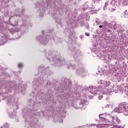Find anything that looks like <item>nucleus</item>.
<instances>
[{"label":"nucleus","mask_w":128,"mask_h":128,"mask_svg":"<svg viewBox=\"0 0 128 128\" xmlns=\"http://www.w3.org/2000/svg\"><path fill=\"white\" fill-rule=\"evenodd\" d=\"M69 40L68 42V46L69 50L71 52V54L74 60V64H68V62L64 60H60V56L58 54V52L54 51L52 49H50L46 52L44 56H46V60H48L50 64L54 66H64L67 68H71V70H76V74L78 76H84L88 74V70H84V68L82 67V63H80V51L76 50V37L74 33L72 32L69 34Z\"/></svg>","instance_id":"nucleus-1"},{"label":"nucleus","mask_w":128,"mask_h":128,"mask_svg":"<svg viewBox=\"0 0 128 128\" xmlns=\"http://www.w3.org/2000/svg\"><path fill=\"white\" fill-rule=\"evenodd\" d=\"M54 2V3H52ZM56 2H52V0H46L44 1H38L35 4L36 8H38L37 14L38 18H42L46 10H48V14L53 16L54 20L60 24H62V9L56 6Z\"/></svg>","instance_id":"nucleus-2"},{"label":"nucleus","mask_w":128,"mask_h":128,"mask_svg":"<svg viewBox=\"0 0 128 128\" xmlns=\"http://www.w3.org/2000/svg\"><path fill=\"white\" fill-rule=\"evenodd\" d=\"M44 116V112L34 109H24L23 110V116L26 120V128L30 126V128H36V122H38V118L40 116Z\"/></svg>","instance_id":"nucleus-3"},{"label":"nucleus","mask_w":128,"mask_h":128,"mask_svg":"<svg viewBox=\"0 0 128 128\" xmlns=\"http://www.w3.org/2000/svg\"><path fill=\"white\" fill-rule=\"evenodd\" d=\"M98 84H100L99 86H91L86 88L87 90H88L92 94H108L110 96L112 92V90L110 88H108V86H110V82L100 80L98 82Z\"/></svg>","instance_id":"nucleus-4"},{"label":"nucleus","mask_w":128,"mask_h":128,"mask_svg":"<svg viewBox=\"0 0 128 128\" xmlns=\"http://www.w3.org/2000/svg\"><path fill=\"white\" fill-rule=\"evenodd\" d=\"M22 22L20 21H15L14 22V24H12L14 26H16V30L14 29H10L9 30L10 32V34H18V38H11L10 40H16V38H20V36H22V34H20V30L21 28H22V26H24L25 28H28V22H26V21L22 20Z\"/></svg>","instance_id":"nucleus-5"},{"label":"nucleus","mask_w":128,"mask_h":128,"mask_svg":"<svg viewBox=\"0 0 128 128\" xmlns=\"http://www.w3.org/2000/svg\"><path fill=\"white\" fill-rule=\"evenodd\" d=\"M12 86H14V83L12 82H10L9 83V86H6V87L5 88L6 90V94L12 92V90H14L16 92H22V90H24V85L20 86L18 84H16L14 86V87L12 88Z\"/></svg>","instance_id":"nucleus-6"},{"label":"nucleus","mask_w":128,"mask_h":128,"mask_svg":"<svg viewBox=\"0 0 128 128\" xmlns=\"http://www.w3.org/2000/svg\"><path fill=\"white\" fill-rule=\"evenodd\" d=\"M113 112H123L124 116H128V106L126 103L120 104L118 107L114 108Z\"/></svg>","instance_id":"nucleus-7"},{"label":"nucleus","mask_w":128,"mask_h":128,"mask_svg":"<svg viewBox=\"0 0 128 128\" xmlns=\"http://www.w3.org/2000/svg\"><path fill=\"white\" fill-rule=\"evenodd\" d=\"M88 101L86 100V96L84 95L82 96L80 100H78L76 102L73 104V108L76 109L80 108H82L84 106H86V104Z\"/></svg>","instance_id":"nucleus-8"},{"label":"nucleus","mask_w":128,"mask_h":128,"mask_svg":"<svg viewBox=\"0 0 128 128\" xmlns=\"http://www.w3.org/2000/svg\"><path fill=\"white\" fill-rule=\"evenodd\" d=\"M56 112H60V116H58L56 118V120H54V122H60V124L62 122H63V118H66V112L64 110V108H60L58 107L56 110Z\"/></svg>","instance_id":"nucleus-9"},{"label":"nucleus","mask_w":128,"mask_h":128,"mask_svg":"<svg viewBox=\"0 0 128 128\" xmlns=\"http://www.w3.org/2000/svg\"><path fill=\"white\" fill-rule=\"evenodd\" d=\"M32 94L34 96V98H35L37 104L40 102V98L42 100H44V99L46 98V94L44 93L38 92L36 90V92L32 91Z\"/></svg>","instance_id":"nucleus-10"},{"label":"nucleus","mask_w":128,"mask_h":128,"mask_svg":"<svg viewBox=\"0 0 128 128\" xmlns=\"http://www.w3.org/2000/svg\"><path fill=\"white\" fill-rule=\"evenodd\" d=\"M44 34V31L42 32V35L37 36L36 40L40 42L41 44H48V36H46Z\"/></svg>","instance_id":"nucleus-11"},{"label":"nucleus","mask_w":128,"mask_h":128,"mask_svg":"<svg viewBox=\"0 0 128 128\" xmlns=\"http://www.w3.org/2000/svg\"><path fill=\"white\" fill-rule=\"evenodd\" d=\"M7 104L8 106H16L17 110L18 109V106H20V103L18 102V98H14V97L11 96L8 98Z\"/></svg>","instance_id":"nucleus-12"},{"label":"nucleus","mask_w":128,"mask_h":128,"mask_svg":"<svg viewBox=\"0 0 128 128\" xmlns=\"http://www.w3.org/2000/svg\"><path fill=\"white\" fill-rule=\"evenodd\" d=\"M107 120L108 122H112L114 126H116V122H117V124H120V119H118V116H108V118Z\"/></svg>","instance_id":"nucleus-13"},{"label":"nucleus","mask_w":128,"mask_h":128,"mask_svg":"<svg viewBox=\"0 0 128 128\" xmlns=\"http://www.w3.org/2000/svg\"><path fill=\"white\" fill-rule=\"evenodd\" d=\"M116 0H113L111 1L110 4L108 8V10H110V12H114V10H116Z\"/></svg>","instance_id":"nucleus-14"},{"label":"nucleus","mask_w":128,"mask_h":128,"mask_svg":"<svg viewBox=\"0 0 128 128\" xmlns=\"http://www.w3.org/2000/svg\"><path fill=\"white\" fill-rule=\"evenodd\" d=\"M33 84L37 86H42V78L38 80H36L33 81Z\"/></svg>","instance_id":"nucleus-15"},{"label":"nucleus","mask_w":128,"mask_h":128,"mask_svg":"<svg viewBox=\"0 0 128 128\" xmlns=\"http://www.w3.org/2000/svg\"><path fill=\"white\" fill-rule=\"evenodd\" d=\"M8 0H0V6L2 8H6L8 6Z\"/></svg>","instance_id":"nucleus-16"},{"label":"nucleus","mask_w":128,"mask_h":128,"mask_svg":"<svg viewBox=\"0 0 128 128\" xmlns=\"http://www.w3.org/2000/svg\"><path fill=\"white\" fill-rule=\"evenodd\" d=\"M109 26L110 28H114V30L118 28V26H116V24L114 22H111L109 24Z\"/></svg>","instance_id":"nucleus-17"},{"label":"nucleus","mask_w":128,"mask_h":128,"mask_svg":"<svg viewBox=\"0 0 128 128\" xmlns=\"http://www.w3.org/2000/svg\"><path fill=\"white\" fill-rule=\"evenodd\" d=\"M9 116L10 118H16V122H18V118L16 116V114L14 113V112H12L11 114H9Z\"/></svg>","instance_id":"nucleus-18"},{"label":"nucleus","mask_w":128,"mask_h":128,"mask_svg":"<svg viewBox=\"0 0 128 128\" xmlns=\"http://www.w3.org/2000/svg\"><path fill=\"white\" fill-rule=\"evenodd\" d=\"M94 8V6H91V7H89L88 6H86V4H84L82 6V9L81 10L84 11V10H86V8Z\"/></svg>","instance_id":"nucleus-19"},{"label":"nucleus","mask_w":128,"mask_h":128,"mask_svg":"<svg viewBox=\"0 0 128 128\" xmlns=\"http://www.w3.org/2000/svg\"><path fill=\"white\" fill-rule=\"evenodd\" d=\"M91 51H92V52H94L96 54H98V52H100V50L96 49V48L94 47V48H91Z\"/></svg>","instance_id":"nucleus-20"},{"label":"nucleus","mask_w":128,"mask_h":128,"mask_svg":"<svg viewBox=\"0 0 128 128\" xmlns=\"http://www.w3.org/2000/svg\"><path fill=\"white\" fill-rule=\"evenodd\" d=\"M56 42L58 44H60V42H64V39L62 38H56Z\"/></svg>","instance_id":"nucleus-21"},{"label":"nucleus","mask_w":128,"mask_h":128,"mask_svg":"<svg viewBox=\"0 0 128 128\" xmlns=\"http://www.w3.org/2000/svg\"><path fill=\"white\" fill-rule=\"evenodd\" d=\"M18 68H24V62H20L18 63Z\"/></svg>","instance_id":"nucleus-22"},{"label":"nucleus","mask_w":128,"mask_h":128,"mask_svg":"<svg viewBox=\"0 0 128 128\" xmlns=\"http://www.w3.org/2000/svg\"><path fill=\"white\" fill-rule=\"evenodd\" d=\"M8 123H5L4 124H3L2 126L0 128H8Z\"/></svg>","instance_id":"nucleus-23"},{"label":"nucleus","mask_w":128,"mask_h":128,"mask_svg":"<svg viewBox=\"0 0 128 128\" xmlns=\"http://www.w3.org/2000/svg\"><path fill=\"white\" fill-rule=\"evenodd\" d=\"M104 114H100L99 115L100 118H101V120H103V122H104V120H106V118H104L103 117V116H104Z\"/></svg>","instance_id":"nucleus-24"},{"label":"nucleus","mask_w":128,"mask_h":128,"mask_svg":"<svg viewBox=\"0 0 128 128\" xmlns=\"http://www.w3.org/2000/svg\"><path fill=\"white\" fill-rule=\"evenodd\" d=\"M108 2H107L105 3L104 6L103 7L104 10H106V8H108Z\"/></svg>","instance_id":"nucleus-25"},{"label":"nucleus","mask_w":128,"mask_h":128,"mask_svg":"<svg viewBox=\"0 0 128 128\" xmlns=\"http://www.w3.org/2000/svg\"><path fill=\"white\" fill-rule=\"evenodd\" d=\"M98 56L99 58H104V60H106V58H104V54L102 53H100L99 54L97 55Z\"/></svg>","instance_id":"nucleus-26"},{"label":"nucleus","mask_w":128,"mask_h":128,"mask_svg":"<svg viewBox=\"0 0 128 128\" xmlns=\"http://www.w3.org/2000/svg\"><path fill=\"white\" fill-rule=\"evenodd\" d=\"M42 74H46L47 76H50L51 72L50 70H48L46 73L45 74L44 72H42Z\"/></svg>","instance_id":"nucleus-27"},{"label":"nucleus","mask_w":128,"mask_h":128,"mask_svg":"<svg viewBox=\"0 0 128 128\" xmlns=\"http://www.w3.org/2000/svg\"><path fill=\"white\" fill-rule=\"evenodd\" d=\"M104 28L106 29L108 28V22H105L104 24Z\"/></svg>","instance_id":"nucleus-28"},{"label":"nucleus","mask_w":128,"mask_h":128,"mask_svg":"<svg viewBox=\"0 0 128 128\" xmlns=\"http://www.w3.org/2000/svg\"><path fill=\"white\" fill-rule=\"evenodd\" d=\"M124 16L125 18H128V12L127 10H126L124 12Z\"/></svg>","instance_id":"nucleus-29"},{"label":"nucleus","mask_w":128,"mask_h":128,"mask_svg":"<svg viewBox=\"0 0 128 128\" xmlns=\"http://www.w3.org/2000/svg\"><path fill=\"white\" fill-rule=\"evenodd\" d=\"M96 12H98V10H92L91 14H98Z\"/></svg>","instance_id":"nucleus-30"},{"label":"nucleus","mask_w":128,"mask_h":128,"mask_svg":"<svg viewBox=\"0 0 128 128\" xmlns=\"http://www.w3.org/2000/svg\"><path fill=\"white\" fill-rule=\"evenodd\" d=\"M30 104H34V106H32V108H34V106H36L34 105V104L36 102H34V100H30Z\"/></svg>","instance_id":"nucleus-31"},{"label":"nucleus","mask_w":128,"mask_h":128,"mask_svg":"<svg viewBox=\"0 0 128 128\" xmlns=\"http://www.w3.org/2000/svg\"><path fill=\"white\" fill-rule=\"evenodd\" d=\"M94 126L97 128H98V126H100V125L98 124H91V126Z\"/></svg>","instance_id":"nucleus-32"},{"label":"nucleus","mask_w":128,"mask_h":128,"mask_svg":"<svg viewBox=\"0 0 128 128\" xmlns=\"http://www.w3.org/2000/svg\"><path fill=\"white\" fill-rule=\"evenodd\" d=\"M44 69V66H42L39 67V72H40L42 70Z\"/></svg>","instance_id":"nucleus-33"},{"label":"nucleus","mask_w":128,"mask_h":128,"mask_svg":"<svg viewBox=\"0 0 128 128\" xmlns=\"http://www.w3.org/2000/svg\"><path fill=\"white\" fill-rule=\"evenodd\" d=\"M103 98V96L102 95H100L99 96H98V98L100 100H102Z\"/></svg>","instance_id":"nucleus-34"},{"label":"nucleus","mask_w":128,"mask_h":128,"mask_svg":"<svg viewBox=\"0 0 128 128\" xmlns=\"http://www.w3.org/2000/svg\"><path fill=\"white\" fill-rule=\"evenodd\" d=\"M79 38H80V40H83V38H84V36H83V35H80V36H79Z\"/></svg>","instance_id":"nucleus-35"},{"label":"nucleus","mask_w":128,"mask_h":128,"mask_svg":"<svg viewBox=\"0 0 128 128\" xmlns=\"http://www.w3.org/2000/svg\"><path fill=\"white\" fill-rule=\"evenodd\" d=\"M16 18H22V16H20V15H16Z\"/></svg>","instance_id":"nucleus-36"},{"label":"nucleus","mask_w":128,"mask_h":128,"mask_svg":"<svg viewBox=\"0 0 128 128\" xmlns=\"http://www.w3.org/2000/svg\"><path fill=\"white\" fill-rule=\"evenodd\" d=\"M85 36H90V34L89 32H86L85 33Z\"/></svg>","instance_id":"nucleus-37"},{"label":"nucleus","mask_w":128,"mask_h":128,"mask_svg":"<svg viewBox=\"0 0 128 128\" xmlns=\"http://www.w3.org/2000/svg\"><path fill=\"white\" fill-rule=\"evenodd\" d=\"M122 28V25H120V24H118L117 25V28Z\"/></svg>","instance_id":"nucleus-38"},{"label":"nucleus","mask_w":128,"mask_h":128,"mask_svg":"<svg viewBox=\"0 0 128 128\" xmlns=\"http://www.w3.org/2000/svg\"><path fill=\"white\" fill-rule=\"evenodd\" d=\"M102 108H110V104H106L104 106V107H102Z\"/></svg>","instance_id":"nucleus-39"},{"label":"nucleus","mask_w":128,"mask_h":128,"mask_svg":"<svg viewBox=\"0 0 128 128\" xmlns=\"http://www.w3.org/2000/svg\"><path fill=\"white\" fill-rule=\"evenodd\" d=\"M92 0L94 3V2H100V0Z\"/></svg>","instance_id":"nucleus-40"},{"label":"nucleus","mask_w":128,"mask_h":128,"mask_svg":"<svg viewBox=\"0 0 128 128\" xmlns=\"http://www.w3.org/2000/svg\"><path fill=\"white\" fill-rule=\"evenodd\" d=\"M24 9L22 8V14H24Z\"/></svg>","instance_id":"nucleus-41"},{"label":"nucleus","mask_w":128,"mask_h":128,"mask_svg":"<svg viewBox=\"0 0 128 128\" xmlns=\"http://www.w3.org/2000/svg\"><path fill=\"white\" fill-rule=\"evenodd\" d=\"M102 26H103L102 25H100V26H99V28H102Z\"/></svg>","instance_id":"nucleus-42"},{"label":"nucleus","mask_w":128,"mask_h":128,"mask_svg":"<svg viewBox=\"0 0 128 128\" xmlns=\"http://www.w3.org/2000/svg\"><path fill=\"white\" fill-rule=\"evenodd\" d=\"M118 128H124V127L122 126H118Z\"/></svg>","instance_id":"nucleus-43"},{"label":"nucleus","mask_w":128,"mask_h":128,"mask_svg":"<svg viewBox=\"0 0 128 128\" xmlns=\"http://www.w3.org/2000/svg\"><path fill=\"white\" fill-rule=\"evenodd\" d=\"M119 91H120V88H118V89L117 90V92H118Z\"/></svg>","instance_id":"nucleus-44"},{"label":"nucleus","mask_w":128,"mask_h":128,"mask_svg":"<svg viewBox=\"0 0 128 128\" xmlns=\"http://www.w3.org/2000/svg\"><path fill=\"white\" fill-rule=\"evenodd\" d=\"M70 32V30L68 29V32Z\"/></svg>","instance_id":"nucleus-45"},{"label":"nucleus","mask_w":128,"mask_h":128,"mask_svg":"<svg viewBox=\"0 0 128 128\" xmlns=\"http://www.w3.org/2000/svg\"><path fill=\"white\" fill-rule=\"evenodd\" d=\"M72 96H70V94H68V97L70 98Z\"/></svg>","instance_id":"nucleus-46"},{"label":"nucleus","mask_w":128,"mask_h":128,"mask_svg":"<svg viewBox=\"0 0 128 128\" xmlns=\"http://www.w3.org/2000/svg\"><path fill=\"white\" fill-rule=\"evenodd\" d=\"M50 38H51V39H54V37H50Z\"/></svg>","instance_id":"nucleus-47"},{"label":"nucleus","mask_w":128,"mask_h":128,"mask_svg":"<svg viewBox=\"0 0 128 128\" xmlns=\"http://www.w3.org/2000/svg\"><path fill=\"white\" fill-rule=\"evenodd\" d=\"M30 26H32V24H29Z\"/></svg>","instance_id":"nucleus-48"},{"label":"nucleus","mask_w":128,"mask_h":128,"mask_svg":"<svg viewBox=\"0 0 128 128\" xmlns=\"http://www.w3.org/2000/svg\"><path fill=\"white\" fill-rule=\"evenodd\" d=\"M100 10V8H99L98 10Z\"/></svg>","instance_id":"nucleus-49"},{"label":"nucleus","mask_w":128,"mask_h":128,"mask_svg":"<svg viewBox=\"0 0 128 128\" xmlns=\"http://www.w3.org/2000/svg\"><path fill=\"white\" fill-rule=\"evenodd\" d=\"M91 98H92V96H91Z\"/></svg>","instance_id":"nucleus-50"},{"label":"nucleus","mask_w":128,"mask_h":128,"mask_svg":"<svg viewBox=\"0 0 128 128\" xmlns=\"http://www.w3.org/2000/svg\"><path fill=\"white\" fill-rule=\"evenodd\" d=\"M124 30L123 29L122 30V32H124Z\"/></svg>","instance_id":"nucleus-51"},{"label":"nucleus","mask_w":128,"mask_h":128,"mask_svg":"<svg viewBox=\"0 0 128 128\" xmlns=\"http://www.w3.org/2000/svg\"><path fill=\"white\" fill-rule=\"evenodd\" d=\"M46 70H48V68H46Z\"/></svg>","instance_id":"nucleus-52"},{"label":"nucleus","mask_w":128,"mask_h":128,"mask_svg":"<svg viewBox=\"0 0 128 128\" xmlns=\"http://www.w3.org/2000/svg\"><path fill=\"white\" fill-rule=\"evenodd\" d=\"M12 16H11V18H12Z\"/></svg>","instance_id":"nucleus-53"},{"label":"nucleus","mask_w":128,"mask_h":128,"mask_svg":"<svg viewBox=\"0 0 128 128\" xmlns=\"http://www.w3.org/2000/svg\"><path fill=\"white\" fill-rule=\"evenodd\" d=\"M24 16H22V18H24Z\"/></svg>","instance_id":"nucleus-54"},{"label":"nucleus","mask_w":128,"mask_h":128,"mask_svg":"<svg viewBox=\"0 0 128 128\" xmlns=\"http://www.w3.org/2000/svg\"><path fill=\"white\" fill-rule=\"evenodd\" d=\"M25 88H26V86H25Z\"/></svg>","instance_id":"nucleus-55"},{"label":"nucleus","mask_w":128,"mask_h":128,"mask_svg":"<svg viewBox=\"0 0 128 128\" xmlns=\"http://www.w3.org/2000/svg\"><path fill=\"white\" fill-rule=\"evenodd\" d=\"M0 102H1V100H0Z\"/></svg>","instance_id":"nucleus-56"},{"label":"nucleus","mask_w":128,"mask_h":128,"mask_svg":"<svg viewBox=\"0 0 128 128\" xmlns=\"http://www.w3.org/2000/svg\"><path fill=\"white\" fill-rule=\"evenodd\" d=\"M70 0V2L72 0Z\"/></svg>","instance_id":"nucleus-57"}]
</instances>
